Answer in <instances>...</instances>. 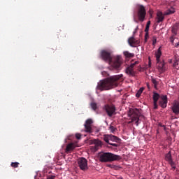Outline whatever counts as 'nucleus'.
I'll use <instances>...</instances> for the list:
<instances>
[{
  "label": "nucleus",
  "mask_w": 179,
  "mask_h": 179,
  "mask_svg": "<svg viewBox=\"0 0 179 179\" xmlns=\"http://www.w3.org/2000/svg\"><path fill=\"white\" fill-rule=\"evenodd\" d=\"M122 75H116L110 76L103 80H100L98 83L96 89L101 92L104 90H110L118 87V80L122 78Z\"/></svg>",
  "instance_id": "1"
},
{
  "label": "nucleus",
  "mask_w": 179,
  "mask_h": 179,
  "mask_svg": "<svg viewBox=\"0 0 179 179\" xmlns=\"http://www.w3.org/2000/svg\"><path fill=\"white\" fill-rule=\"evenodd\" d=\"M101 58L109 64L113 69H118L122 64V57L117 56L113 57L110 52L106 50H102L100 52Z\"/></svg>",
  "instance_id": "2"
},
{
  "label": "nucleus",
  "mask_w": 179,
  "mask_h": 179,
  "mask_svg": "<svg viewBox=\"0 0 179 179\" xmlns=\"http://www.w3.org/2000/svg\"><path fill=\"white\" fill-rule=\"evenodd\" d=\"M121 157L120 155H117L111 152H101L99 154V162H111L120 161Z\"/></svg>",
  "instance_id": "3"
},
{
  "label": "nucleus",
  "mask_w": 179,
  "mask_h": 179,
  "mask_svg": "<svg viewBox=\"0 0 179 179\" xmlns=\"http://www.w3.org/2000/svg\"><path fill=\"white\" fill-rule=\"evenodd\" d=\"M136 12L140 22H143L146 16V10L143 5L136 4Z\"/></svg>",
  "instance_id": "4"
},
{
  "label": "nucleus",
  "mask_w": 179,
  "mask_h": 179,
  "mask_svg": "<svg viewBox=\"0 0 179 179\" xmlns=\"http://www.w3.org/2000/svg\"><path fill=\"white\" fill-rule=\"evenodd\" d=\"M129 115L131 120V122H135L136 125H138L139 117L141 112L137 108L130 109L129 111Z\"/></svg>",
  "instance_id": "5"
},
{
  "label": "nucleus",
  "mask_w": 179,
  "mask_h": 179,
  "mask_svg": "<svg viewBox=\"0 0 179 179\" xmlns=\"http://www.w3.org/2000/svg\"><path fill=\"white\" fill-rule=\"evenodd\" d=\"M103 110L106 112L108 117H112L114 115L116 114V108L115 105L106 104L103 106Z\"/></svg>",
  "instance_id": "6"
},
{
  "label": "nucleus",
  "mask_w": 179,
  "mask_h": 179,
  "mask_svg": "<svg viewBox=\"0 0 179 179\" xmlns=\"http://www.w3.org/2000/svg\"><path fill=\"white\" fill-rule=\"evenodd\" d=\"M165 161L169 164L173 171H175L176 169V164L173 159L171 151L165 155Z\"/></svg>",
  "instance_id": "7"
},
{
  "label": "nucleus",
  "mask_w": 179,
  "mask_h": 179,
  "mask_svg": "<svg viewBox=\"0 0 179 179\" xmlns=\"http://www.w3.org/2000/svg\"><path fill=\"white\" fill-rule=\"evenodd\" d=\"M78 163L80 166V169L82 171H85L87 169H89V168L87 167V161L85 158H79Z\"/></svg>",
  "instance_id": "8"
},
{
  "label": "nucleus",
  "mask_w": 179,
  "mask_h": 179,
  "mask_svg": "<svg viewBox=\"0 0 179 179\" xmlns=\"http://www.w3.org/2000/svg\"><path fill=\"white\" fill-rule=\"evenodd\" d=\"M128 43L131 48H135L140 44V41L134 38V36H131L128 39Z\"/></svg>",
  "instance_id": "9"
},
{
  "label": "nucleus",
  "mask_w": 179,
  "mask_h": 179,
  "mask_svg": "<svg viewBox=\"0 0 179 179\" xmlns=\"http://www.w3.org/2000/svg\"><path fill=\"white\" fill-rule=\"evenodd\" d=\"M92 123H93V121L91 119H88L86 120L85 124V129L87 133H89V134L92 133Z\"/></svg>",
  "instance_id": "10"
},
{
  "label": "nucleus",
  "mask_w": 179,
  "mask_h": 179,
  "mask_svg": "<svg viewBox=\"0 0 179 179\" xmlns=\"http://www.w3.org/2000/svg\"><path fill=\"white\" fill-rule=\"evenodd\" d=\"M157 66L159 72L164 73L166 71V63H164V61L161 62V60H159V62H157Z\"/></svg>",
  "instance_id": "11"
},
{
  "label": "nucleus",
  "mask_w": 179,
  "mask_h": 179,
  "mask_svg": "<svg viewBox=\"0 0 179 179\" xmlns=\"http://www.w3.org/2000/svg\"><path fill=\"white\" fill-rule=\"evenodd\" d=\"M92 144H94V145L92 146V149L94 151L98 150L102 146V142L99 140H93Z\"/></svg>",
  "instance_id": "12"
},
{
  "label": "nucleus",
  "mask_w": 179,
  "mask_h": 179,
  "mask_svg": "<svg viewBox=\"0 0 179 179\" xmlns=\"http://www.w3.org/2000/svg\"><path fill=\"white\" fill-rule=\"evenodd\" d=\"M161 100L162 101H159L161 108H166L167 107V103H168L167 95H162L161 96Z\"/></svg>",
  "instance_id": "13"
},
{
  "label": "nucleus",
  "mask_w": 179,
  "mask_h": 179,
  "mask_svg": "<svg viewBox=\"0 0 179 179\" xmlns=\"http://www.w3.org/2000/svg\"><path fill=\"white\" fill-rule=\"evenodd\" d=\"M135 66V64H131L129 67L127 68L125 70V72L129 75L130 76H135V72L134 71V67Z\"/></svg>",
  "instance_id": "14"
},
{
  "label": "nucleus",
  "mask_w": 179,
  "mask_h": 179,
  "mask_svg": "<svg viewBox=\"0 0 179 179\" xmlns=\"http://www.w3.org/2000/svg\"><path fill=\"white\" fill-rule=\"evenodd\" d=\"M159 98H160V94H159L156 92L153 93L152 99H153V101H154V103H153L154 109H157L158 108L157 101H158Z\"/></svg>",
  "instance_id": "15"
},
{
  "label": "nucleus",
  "mask_w": 179,
  "mask_h": 179,
  "mask_svg": "<svg viewBox=\"0 0 179 179\" xmlns=\"http://www.w3.org/2000/svg\"><path fill=\"white\" fill-rule=\"evenodd\" d=\"M156 20H157V23L163 22L164 20V15L161 11L157 12Z\"/></svg>",
  "instance_id": "16"
},
{
  "label": "nucleus",
  "mask_w": 179,
  "mask_h": 179,
  "mask_svg": "<svg viewBox=\"0 0 179 179\" xmlns=\"http://www.w3.org/2000/svg\"><path fill=\"white\" fill-rule=\"evenodd\" d=\"M179 29V23H176L175 25L172 27L171 32H172V36H176L177 35V31H178Z\"/></svg>",
  "instance_id": "17"
},
{
  "label": "nucleus",
  "mask_w": 179,
  "mask_h": 179,
  "mask_svg": "<svg viewBox=\"0 0 179 179\" xmlns=\"http://www.w3.org/2000/svg\"><path fill=\"white\" fill-rule=\"evenodd\" d=\"M172 111L173 113H176V115L179 114V103H176L172 106Z\"/></svg>",
  "instance_id": "18"
},
{
  "label": "nucleus",
  "mask_w": 179,
  "mask_h": 179,
  "mask_svg": "<svg viewBox=\"0 0 179 179\" xmlns=\"http://www.w3.org/2000/svg\"><path fill=\"white\" fill-rule=\"evenodd\" d=\"M162 55V53L161 47H159L157 50V52H155V58L157 59V62H159V61H161L160 58Z\"/></svg>",
  "instance_id": "19"
},
{
  "label": "nucleus",
  "mask_w": 179,
  "mask_h": 179,
  "mask_svg": "<svg viewBox=\"0 0 179 179\" xmlns=\"http://www.w3.org/2000/svg\"><path fill=\"white\" fill-rule=\"evenodd\" d=\"M110 141L112 142H116L117 143H120L121 142V139L119 137H117L114 135H110Z\"/></svg>",
  "instance_id": "20"
},
{
  "label": "nucleus",
  "mask_w": 179,
  "mask_h": 179,
  "mask_svg": "<svg viewBox=\"0 0 179 179\" xmlns=\"http://www.w3.org/2000/svg\"><path fill=\"white\" fill-rule=\"evenodd\" d=\"M75 148L74 144L73 143H69L65 149L66 152H69L71 150H73Z\"/></svg>",
  "instance_id": "21"
},
{
  "label": "nucleus",
  "mask_w": 179,
  "mask_h": 179,
  "mask_svg": "<svg viewBox=\"0 0 179 179\" xmlns=\"http://www.w3.org/2000/svg\"><path fill=\"white\" fill-rule=\"evenodd\" d=\"M149 29L150 27H145V42H147V40H148L149 38Z\"/></svg>",
  "instance_id": "22"
},
{
  "label": "nucleus",
  "mask_w": 179,
  "mask_h": 179,
  "mask_svg": "<svg viewBox=\"0 0 179 179\" xmlns=\"http://www.w3.org/2000/svg\"><path fill=\"white\" fill-rule=\"evenodd\" d=\"M124 55L127 58H133L134 57V53H131V52H129L128 51L124 52Z\"/></svg>",
  "instance_id": "23"
},
{
  "label": "nucleus",
  "mask_w": 179,
  "mask_h": 179,
  "mask_svg": "<svg viewBox=\"0 0 179 179\" xmlns=\"http://www.w3.org/2000/svg\"><path fill=\"white\" fill-rule=\"evenodd\" d=\"M175 13V9L171 8V9L169 10H167L164 14V15H169L171 14H173Z\"/></svg>",
  "instance_id": "24"
},
{
  "label": "nucleus",
  "mask_w": 179,
  "mask_h": 179,
  "mask_svg": "<svg viewBox=\"0 0 179 179\" xmlns=\"http://www.w3.org/2000/svg\"><path fill=\"white\" fill-rule=\"evenodd\" d=\"M144 90H145L144 87L140 88V90L138 91H137V92L136 94V97H137V98L140 97L141 94H142Z\"/></svg>",
  "instance_id": "25"
},
{
  "label": "nucleus",
  "mask_w": 179,
  "mask_h": 179,
  "mask_svg": "<svg viewBox=\"0 0 179 179\" xmlns=\"http://www.w3.org/2000/svg\"><path fill=\"white\" fill-rule=\"evenodd\" d=\"M103 140L104 141L108 144L110 143V135H104L103 136Z\"/></svg>",
  "instance_id": "26"
},
{
  "label": "nucleus",
  "mask_w": 179,
  "mask_h": 179,
  "mask_svg": "<svg viewBox=\"0 0 179 179\" xmlns=\"http://www.w3.org/2000/svg\"><path fill=\"white\" fill-rule=\"evenodd\" d=\"M178 65H179V60L176 58L175 60H173V66L177 69Z\"/></svg>",
  "instance_id": "27"
},
{
  "label": "nucleus",
  "mask_w": 179,
  "mask_h": 179,
  "mask_svg": "<svg viewBox=\"0 0 179 179\" xmlns=\"http://www.w3.org/2000/svg\"><path fill=\"white\" fill-rule=\"evenodd\" d=\"M109 130L112 134H114L116 131L117 128L114 126L110 125Z\"/></svg>",
  "instance_id": "28"
},
{
  "label": "nucleus",
  "mask_w": 179,
  "mask_h": 179,
  "mask_svg": "<svg viewBox=\"0 0 179 179\" xmlns=\"http://www.w3.org/2000/svg\"><path fill=\"white\" fill-rule=\"evenodd\" d=\"M106 166L107 167H109V168H110V169H118V166H117L116 165H114V164H106Z\"/></svg>",
  "instance_id": "29"
},
{
  "label": "nucleus",
  "mask_w": 179,
  "mask_h": 179,
  "mask_svg": "<svg viewBox=\"0 0 179 179\" xmlns=\"http://www.w3.org/2000/svg\"><path fill=\"white\" fill-rule=\"evenodd\" d=\"M91 107H92V110H93L94 111H96V109H97V104H96V103H94V102H92V103H91Z\"/></svg>",
  "instance_id": "30"
},
{
  "label": "nucleus",
  "mask_w": 179,
  "mask_h": 179,
  "mask_svg": "<svg viewBox=\"0 0 179 179\" xmlns=\"http://www.w3.org/2000/svg\"><path fill=\"white\" fill-rule=\"evenodd\" d=\"M152 83L153 85H154V87H155V88H157V80H156L155 78H152Z\"/></svg>",
  "instance_id": "31"
},
{
  "label": "nucleus",
  "mask_w": 179,
  "mask_h": 179,
  "mask_svg": "<svg viewBox=\"0 0 179 179\" xmlns=\"http://www.w3.org/2000/svg\"><path fill=\"white\" fill-rule=\"evenodd\" d=\"M176 36H171L170 37V42L171 43L172 45H174V40L176 39Z\"/></svg>",
  "instance_id": "32"
},
{
  "label": "nucleus",
  "mask_w": 179,
  "mask_h": 179,
  "mask_svg": "<svg viewBox=\"0 0 179 179\" xmlns=\"http://www.w3.org/2000/svg\"><path fill=\"white\" fill-rule=\"evenodd\" d=\"M19 164H20L19 163L15 162V163H11L10 166L14 167V168H17Z\"/></svg>",
  "instance_id": "33"
},
{
  "label": "nucleus",
  "mask_w": 179,
  "mask_h": 179,
  "mask_svg": "<svg viewBox=\"0 0 179 179\" xmlns=\"http://www.w3.org/2000/svg\"><path fill=\"white\" fill-rule=\"evenodd\" d=\"M156 43H157V37L156 36H153L152 37V45H155Z\"/></svg>",
  "instance_id": "34"
},
{
  "label": "nucleus",
  "mask_w": 179,
  "mask_h": 179,
  "mask_svg": "<svg viewBox=\"0 0 179 179\" xmlns=\"http://www.w3.org/2000/svg\"><path fill=\"white\" fill-rule=\"evenodd\" d=\"M76 138L77 140H80L82 138V135L80 134H76Z\"/></svg>",
  "instance_id": "35"
},
{
  "label": "nucleus",
  "mask_w": 179,
  "mask_h": 179,
  "mask_svg": "<svg viewBox=\"0 0 179 179\" xmlns=\"http://www.w3.org/2000/svg\"><path fill=\"white\" fill-rule=\"evenodd\" d=\"M108 145H112L113 147H119V145L117 143H109Z\"/></svg>",
  "instance_id": "36"
},
{
  "label": "nucleus",
  "mask_w": 179,
  "mask_h": 179,
  "mask_svg": "<svg viewBox=\"0 0 179 179\" xmlns=\"http://www.w3.org/2000/svg\"><path fill=\"white\" fill-rule=\"evenodd\" d=\"M138 29V27H136V28L135 29V30H134V32H133V34H134V35L137 33Z\"/></svg>",
  "instance_id": "37"
},
{
  "label": "nucleus",
  "mask_w": 179,
  "mask_h": 179,
  "mask_svg": "<svg viewBox=\"0 0 179 179\" xmlns=\"http://www.w3.org/2000/svg\"><path fill=\"white\" fill-rule=\"evenodd\" d=\"M150 21H148V22H147L146 27L150 28Z\"/></svg>",
  "instance_id": "38"
},
{
  "label": "nucleus",
  "mask_w": 179,
  "mask_h": 179,
  "mask_svg": "<svg viewBox=\"0 0 179 179\" xmlns=\"http://www.w3.org/2000/svg\"><path fill=\"white\" fill-rule=\"evenodd\" d=\"M175 46H176V48H178V47H179V41L175 44Z\"/></svg>",
  "instance_id": "39"
},
{
  "label": "nucleus",
  "mask_w": 179,
  "mask_h": 179,
  "mask_svg": "<svg viewBox=\"0 0 179 179\" xmlns=\"http://www.w3.org/2000/svg\"><path fill=\"white\" fill-rule=\"evenodd\" d=\"M148 66H149V67H150V66H151V61H150V58H149V63H148Z\"/></svg>",
  "instance_id": "40"
},
{
  "label": "nucleus",
  "mask_w": 179,
  "mask_h": 179,
  "mask_svg": "<svg viewBox=\"0 0 179 179\" xmlns=\"http://www.w3.org/2000/svg\"><path fill=\"white\" fill-rule=\"evenodd\" d=\"M159 126L164 127V129H166V126H164V125H161V124H159Z\"/></svg>",
  "instance_id": "41"
},
{
  "label": "nucleus",
  "mask_w": 179,
  "mask_h": 179,
  "mask_svg": "<svg viewBox=\"0 0 179 179\" xmlns=\"http://www.w3.org/2000/svg\"><path fill=\"white\" fill-rule=\"evenodd\" d=\"M102 75H103V76H106V75H107V72L103 71V72L102 73Z\"/></svg>",
  "instance_id": "42"
},
{
  "label": "nucleus",
  "mask_w": 179,
  "mask_h": 179,
  "mask_svg": "<svg viewBox=\"0 0 179 179\" xmlns=\"http://www.w3.org/2000/svg\"><path fill=\"white\" fill-rule=\"evenodd\" d=\"M149 13H150V15L152 16V12L151 11V10H150Z\"/></svg>",
  "instance_id": "43"
},
{
  "label": "nucleus",
  "mask_w": 179,
  "mask_h": 179,
  "mask_svg": "<svg viewBox=\"0 0 179 179\" xmlns=\"http://www.w3.org/2000/svg\"><path fill=\"white\" fill-rule=\"evenodd\" d=\"M133 64H135V66H136V65H137L138 64V62H135V63H133Z\"/></svg>",
  "instance_id": "44"
},
{
  "label": "nucleus",
  "mask_w": 179,
  "mask_h": 179,
  "mask_svg": "<svg viewBox=\"0 0 179 179\" xmlns=\"http://www.w3.org/2000/svg\"><path fill=\"white\" fill-rule=\"evenodd\" d=\"M106 147L108 148H110L111 147H110L109 145H106Z\"/></svg>",
  "instance_id": "45"
},
{
  "label": "nucleus",
  "mask_w": 179,
  "mask_h": 179,
  "mask_svg": "<svg viewBox=\"0 0 179 179\" xmlns=\"http://www.w3.org/2000/svg\"><path fill=\"white\" fill-rule=\"evenodd\" d=\"M118 179H124V178H122V177H120V178H118Z\"/></svg>",
  "instance_id": "46"
},
{
  "label": "nucleus",
  "mask_w": 179,
  "mask_h": 179,
  "mask_svg": "<svg viewBox=\"0 0 179 179\" xmlns=\"http://www.w3.org/2000/svg\"><path fill=\"white\" fill-rule=\"evenodd\" d=\"M142 179H145V178H142Z\"/></svg>",
  "instance_id": "47"
}]
</instances>
